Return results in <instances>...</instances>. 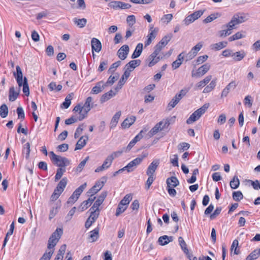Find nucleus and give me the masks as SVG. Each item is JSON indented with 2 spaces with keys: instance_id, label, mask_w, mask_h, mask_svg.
I'll return each mask as SVG.
<instances>
[{
  "instance_id": "1",
  "label": "nucleus",
  "mask_w": 260,
  "mask_h": 260,
  "mask_svg": "<svg viewBox=\"0 0 260 260\" xmlns=\"http://www.w3.org/2000/svg\"><path fill=\"white\" fill-rule=\"evenodd\" d=\"M209 107V104H205L200 108L195 111L187 119L186 123L188 124H191L198 120L203 114H204Z\"/></svg>"
},
{
  "instance_id": "2",
  "label": "nucleus",
  "mask_w": 260,
  "mask_h": 260,
  "mask_svg": "<svg viewBox=\"0 0 260 260\" xmlns=\"http://www.w3.org/2000/svg\"><path fill=\"white\" fill-rule=\"evenodd\" d=\"M62 233V229L60 228H57L52 233L48 242L47 248L50 249V250L54 249L53 248L56 245Z\"/></svg>"
},
{
  "instance_id": "3",
  "label": "nucleus",
  "mask_w": 260,
  "mask_h": 260,
  "mask_svg": "<svg viewBox=\"0 0 260 260\" xmlns=\"http://www.w3.org/2000/svg\"><path fill=\"white\" fill-rule=\"evenodd\" d=\"M50 159L52 162L60 168H63L70 164V161L67 158L57 155L53 151L50 152Z\"/></svg>"
},
{
  "instance_id": "4",
  "label": "nucleus",
  "mask_w": 260,
  "mask_h": 260,
  "mask_svg": "<svg viewBox=\"0 0 260 260\" xmlns=\"http://www.w3.org/2000/svg\"><path fill=\"white\" fill-rule=\"evenodd\" d=\"M188 92V89L184 88L181 89L179 93H177L175 96L171 100L168 105V108L169 110L174 108L176 105L180 102V101L184 96Z\"/></svg>"
},
{
  "instance_id": "5",
  "label": "nucleus",
  "mask_w": 260,
  "mask_h": 260,
  "mask_svg": "<svg viewBox=\"0 0 260 260\" xmlns=\"http://www.w3.org/2000/svg\"><path fill=\"white\" fill-rule=\"evenodd\" d=\"M170 124V123L169 121L167 120L165 121H161L156 123L155 126L149 132L148 134L149 137H152L154 135H156L158 132L164 129L166 126H168Z\"/></svg>"
},
{
  "instance_id": "6",
  "label": "nucleus",
  "mask_w": 260,
  "mask_h": 260,
  "mask_svg": "<svg viewBox=\"0 0 260 260\" xmlns=\"http://www.w3.org/2000/svg\"><path fill=\"white\" fill-rule=\"evenodd\" d=\"M205 10H199L187 16L183 20L186 25H188L193 22L195 20L201 17L204 14Z\"/></svg>"
},
{
  "instance_id": "7",
  "label": "nucleus",
  "mask_w": 260,
  "mask_h": 260,
  "mask_svg": "<svg viewBox=\"0 0 260 260\" xmlns=\"http://www.w3.org/2000/svg\"><path fill=\"white\" fill-rule=\"evenodd\" d=\"M92 98L91 96L88 97L84 103V105L82 106L83 108V116H79L78 119L79 121H81L87 117V113L93 108Z\"/></svg>"
},
{
  "instance_id": "8",
  "label": "nucleus",
  "mask_w": 260,
  "mask_h": 260,
  "mask_svg": "<svg viewBox=\"0 0 260 260\" xmlns=\"http://www.w3.org/2000/svg\"><path fill=\"white\" fill-rule=\"evenodd\" d=\"M108 6L114 10L127 9L131 7V5L128 3H125L120 1H112L109 3Z\"/></svg>"
},
{
  "instance_id": "9",
  "label": "nucleus",
  "mask_w": 260,
  "mask_h": 260,
  "mask_svg": "<svg viewBox=\"0 0 260 260\" xmlns=\"http://www.w3.org/2000/svg\"><path fill=\"white\" fill-rule=\"evenodd\" d=\"M107 195V192H103L94 203L93 206L90 208V210H95L100 212L99 207L103 203Z\"/></svg>"
},
{
  "instance_id": "10",
  "label": "nucleus",
  "mask_w": 260,
  "mask_h": 260,
  "mask_svg": "<svg viewBox=\"0 0 260 260\" xmlns=\"http://www.w3.org/2000/svg\"><path fill=\"white\" fill-rule=\"evenodd\" d=\"M159 165V160L155 159L149 165L146 174L147 176H154V174Z\"/></svg>"
},
{
  "instance_id": "11",
  "label": "nucleus",
  "mask_w": 260,
  "mask_h": 260,
  "mask_svg": "<svg viewBox=\"0 0 260 260\" xmlns=\"http://www.w3.org/2000/svg\"><path fill=\"white\" fill-rule=\"evenodd\" d=\"M16 73L14 72L13 75L18 83L19 86L18 88L20 89V87L22 86H24V78H23V74L20 67L17 66L16 68Z\"/></svg>"
},
{
  "instance_id": "12",
  "label": "nucleus",
  "mask_w": 260,
  "mask_h": 260,
  "mask_svg": "<svg viewBox=\"0 0 260 260\" xmlns=\"http://www.w3.org/2000/svg\"><path fill=\"white\" fill-rule=\"evenodd\" d=\"M248 19L247 16L245 14H236L232 18V22L236 25L245 22Z\"/></svg>"
},
{
  "instance_id": "13",
  "label": "nucleus",
  "mask_w": 260,
  "mask_h": 260,
  "mask_svg": "<svg viewBox=\"0 0 260 260\" xmlns=\"http://www.w3.org/2000/svg\"><path fill=\"white\" fill-rule=\"evenodd\" d=\"M210 69L209 63H205L200 67L196 73H192V77H200L205 75Z\"/></svg>"
},
{
  "instance_id": "14",
  "label": "nucleus",
  "mask_w": 260,
  "mask_h": 260,
  "mask_svg": "<svg viewBox=\"0 0 260 260\" xmlns=\"http://www.w3.org/2000/svg\"><path fill=\"white\" fill-rule=\"evenodd\" d=\"M129 47L127 45H123L117 51V55L121 60L125 59L129 52Z\"/></svg>"
},
{
  "instance_id": "15",
  "label": "nucleus",
  "mask_w": 260,
  "mask_h": 260,
  "mask_svg": "<svg viewBox=\"0 0 260 260\" xmlns=\"http://www.w3.org/2000/svg\"><path fill=\"white\" fill-rule=\"evenodd\" d=\"M141 159L135 158L131 162H129L126 166L124 167L127 172H131L133 171L137 167L141 164Z\"/></svg>"
},
{
  "instance_id": "16",
  "label": "nucleus",
  "mask_w": 260,
  "mask_h": 260,
  "mask_svg": "<svg viewBox=\"0 0 260 260\" xmlns=\"http://www.w3.org/2000/svg\"><path fill=\"white\" fill-rule=\"evenodd\" d=\"M20 93V88L15 89L14 86H12L9 89V100L10 101H15L18 98Z\"/></svg>"
},
{
  "instance_id": "17",
  "label": "nucleus",
  "mask_w": 260,
  "mask_h": 260,
  "mask_svg": "<svg viewBox=\"0 0 260 260\" xmlns=\"http://www.w3.org/2000/svg\"><path fill=\"white\" fill-rule=\"evenodd\" d=\"M95 199V197L91 195L87 200L82 203L78 208L79 210H80V211L82 212L87 209L92 204Z\"/></svg>"
},
{
  "instance_id": "18",
  "label": "nucleus",
  "mask_w": 260,
  "mask_h": 260,
  "mask_svg": "<svg viewBox=\"0 0 260 260\" xmlns=\"http://www.w3.org/2000/svg\"><path fill=\"white\" fill-rule=\"evenodd\" d=\"M105 87H106V84H104L103 81H100L92 88L90 93L97 94L101 92L105 89Z\"/></svg>"
},
{
  "instance_id": "19",
  "label": "nucleus",
  "mask_w": 260,
  "mask_h": 260,
  "mask_svg": "<svg viewBox=\"0 0 260 260\" xmlns=\"http://www.w3.org/2000/svg\"><path fill=\"white\" fill-rule=\"evenodd\" d=\"M158 54L153 52L147 59L148 62V66L151 67L157 63L160 59L159 56H157Z\"/></svg>"
},
{
  "instance_id": "20",
  "label": "nucleus",
  "mask_w": 260,
  "mask_h": 260,
  "mask_svg": "<svg viewBox=\"0 0 260 260\" xmlns=\"http://www.w3.org/2000/svg\"><path fill=\"white\" fill-rule=\"evenodd\" d=\"M92 52L95 51L96 52H99L102 49V44L99 40L96 38H93L91 41Z\"/></svg>"
},
{
  "instance_id": "21",
  "label": "nucleus",
  "mask_w": 260,
  "mask_h": 260,
  "mask_svg": "<svg viewBox=\"0 0 260 260\" xmlns=\"http://www.w3.org/2000/svg\"><path fill=\"white\" fill-rule=\"evenodd\" d=\"M88 139L87 136L81 137L76 144L75 150H80L86 144L87 141Z\"/></svg>"
},
{
  "instance_id": "22",
  "label": "nucleus",
  "mask_w": 260,
  "mask_h": 260,
  "mask_svg": "<svg viewBox=\"0 0 260 260\" xmlns=\"http://www.w3.org/2000/svg\"><path fill=\"white\" fill-rule=\"evenodd\" d=\"M174 240L173 236L164 235L160 236L158 240V243L162 246L168 244L169 242H172Z\"/></svg>"
},
{
  "instance_id": "23",
  "label": "nucleus",
  "mask_w": 260,
  "mask_h": 260,
  "mask_svg": "<svg viewBox=\"0 0 260 260\" xmlns=\"http://www.w3.org/2000/svg\"><path fill=\"white\" fill-rule=\"evenodd\" d=\"M166 183L167 184V187H175L179 185V181L177 177L175 176H172L167 178Z\"/></svg>"
},
{
  "instance_id": "24",
  "label": "nucleus",
  "mask_w": 260,
  "mask_h": 260,
  "mask_svg": "<svg viewBox=\"0 0 260 260\" xmlns=\"http://www.w3.org/2000/svg\"><path fill=\"white\" fill-rule=\"evenodd\" d=\"M99 231L100 228L98 226L90 232L89 239H90V242H93L98 240L99 238Z\"/></svg>"
},
{
  "instance_id": "25",
  "label": "nucleus",
  "mask_w": 260,
  "mask_h": 260,
  "mask_svg": "<svg viewBox=\"0 0 260 260\" xmlns=\"http://www.w3.org/2000/svg\"><path fill=\"white\" fill-rule=\"evenodd\" d=\"M121 111H118L116 112L115 115L112 117L110 123V129L114 128L118 122V120L121 116Z\"/></svg>"
},
{
  "instance_id": "26",
  "label": "nucleus",
  "mask_w": 260,
  "mask_h": 260,
  "mask_svg": "<svg viewBox=\"0 0 260 260\" xmlns=\"http://www.w3.org/2000/svg\"><path fill=\"white\" fill-rule=\"evenodd\" d=\"M136 119V117L134 116L126 118L121 123L122 127L123 128L130 127L134 123Z\"/></svg>"
},
{
  "instance_id": "27",
  "label": "nucleus",
  "mask_w": 260,
  "mask_h": 260,
  "mask_svg": "<svg viewBox=\"0 0 260 260\" xmlns=\"http://www.w3.org/2000/svg\"><path fill=\"white\" fill-rule=\"evenodd\" d=\"M246 56V53L243 50L233 53L232 54L233 59L236 61L241 60Z\"/></svg>"
},
{
  "instance_id": "28",
  "label": "nucleus",
  "mask_w": 260,
  "mask_h": 260,
  "mask_svg": "<svg viewBox=\"0 0 260 260\" xmlns=\"http://www.w3.org/2000/svg\"><path fill=\"white\" fill-rule=\"evenodd\" d=\"M143 46L142 43H139L137 45L135 51L132 55V58L135 59L140 56L143 50Z\"/></svg>"
},
{
  "instance_id": "29",
  "label": "nucleus",
  "mask_w": 260,
  "mask_h": 260,
  "mask_svg": "<svg viewBox=\"0 0 260 260\" xmlns=\"http://www.w3.org/2000/svg\"><path fill=\"white\" fill-rule=\"evenodd\" d=\"M260 256V248L255 249L246 258V260H255Z\"/></svg>"
},
{
  "instance_id": "30",
  "label": "nucleus",
  "mask_w": 260,
  "mask_h": 260,
  "mask_svg": "<svg viewBox=\"0 0 260 260\" xmlns=\"http://www.w3.org/2000/svg\"><path fill=\"white\" fill-rule=\"evenodd\" d=\"M227 45V42H220L217 43L212 44L210 46V48L212 50H219L223 48H225Z\"/></svg>"
},
{
  "instance_id": "31",
  "label": "nucleus",
  "mask_w": 260,
  "mask_h": 260,
  "mask_svg": "<svg viewBox=\"0 0 260 260\" xmlns=\"http://www.w3.org/2000/svg\"><path fill=\"white\" fill-rule=\"evenodd\" d=\"M66 247L67 246H66V244H63L60 246V247L58 251V253L55 258V259H56V260H62V258L63 257V255L66 251Z\"/></svg>"
},
{
  "instance_id": "32",
  "label": "nucleus",
  "mask_w": 260,
  "mask_h": 260,
  "mask_svg": "<svg viewBox=\"0 0 260 260\" xmlns=\"http://www.w3.org/2000/svg\"><path fill=\"white\" fill-rule=\"evenodd\" d=\"M178 242L179 243V245L181 248V249L185 254H186V255H188L189 251L187 247V245L182 237H179L178 238Z\"/></svg>"
},
{
  "instance_id": "33",
  "label": "nucleus",
  "mask_w": 260,
  "mask_h": 260,
  "mask_svg": "<svg viewBox=\"0 0 260 260\" xmlns=\"http://www.w3.org/2000/svg\"><path fill=\"white\" fill-rule=\"evenodd\" d=\"M73 21L74 23L80 28L84 27L87 23V20L85 18L77 19V18H75L73 19Z\"/></svg>"
},
{
  "instance_id": "34",
  "label": "nucleus",
  "mask_w": 260,
  "mask_h": 260,
  "mask_svg": "<svg viewBox=\"0 0 260 260\" xmlns=\"http://www.w3.org/2000/svg\"><path fill=\"white\" fill-rule=\"evenodd\" d=\"M89 212L90 213V216L88 218L92 221V222H94L99 216L100 212L94 210H90V209L89 210Z\"/></svg>"
},
{
  "instance_id": "35",
  "label": "nucleus",
  "mask_w": 260,
  "mask_h": 260,
  "mask_svg": "<svg viewBox=\"0 0 260 260\" xmlns=\"http://www.w3.org/2000/svg\"><path fill=\"white\" fill-rule=\"evenodd\" d=\"M240 184V181L237 176H235L233 179L230 181V185L232 188H237Z\"/></svg>"
},
{
  "instance_id": "36",
  "label": "nucleus",
  "mask_w": 260,
  "mask_h": 260,
  "mask_svg": "<svg viewBox=\"0 0 260 260\" xmlns=\"http://www.w3.org/2000/svg\"><path fill=\"white\" fill-rule=\"evenodd\" d=\"M8 114V108L7 106L4 104L0 107V116L2 118H5Z\"/></svg>"
},
{
  "instance_id": "37",
  "label": "nucleus",
  "mask_w": 260,
  "mask_h": 260,
  "mask_svg": "<svg viewBox=\"0 0 260 260\" xmlns=\"http://www.w3.org/2000/svg\"><path fill=\"white\" fill-rule=\"evenodd\" d=\"M132 199V197L131 194H126L124 197L119 202L120 205L127 206Z\"/></svg>"
},
{
  "instance_id": "38",
  "label": "nucleus",
  "mask_w": 260,
  "mask_h": 260,
  "mask_svg": "<svg viewBox=\"0 0 260 260\" xmlns=\"http://www.w3.org/2000/svg\"><path fill=\"white\" fill-rule=\"evenodd\" d=\"M107 180V177L103 176L102 177L100 180L98 181L95 184V186L96 187L98 188V189L101 190L103 187L105 183L106 182Z\"/></svg>"
},
{
  "instance_id": "39",
  "label": "nucleus",
  "mask_w": 260,
  "mask_h": 260,
  "mask_svg": "<svg viewBox=\"0 0 260 260\" xmlns=\"http://www.w3.org/2000/svg\"><path fill=\"white\" fill-rule=\"evenodd\" d=\"M216 80H213L203 90L204 93H208L212 91L216 86Z\"/></svg>"
},
{
  "instance_id": "40",
  "label": "nucleus",
  "mask_w": 260,
  "mask_h": 260,
  "mask_svg": "<svg viewBox=\"0 0 260 260\" xmlns=\"http://www.w3.org/2000/svg\"><path fill=\"white\" fill-rule=\"evenodd\" d=\"M140 60H132L125 65V68L135 69L136 67L140 66Z\"/></svg>"
},
{
  "instance_id": "41",
  "label": "nucleus",
  "mask_w": 260,
  "mask_h": 260,
  "mask_svg": "<svg viewBox=\"0 0 260 260\" xmlns=\"http://www.w3.org/2000/svg\"><path fill=\"white\" fill-rule=\"evenodd\" d=\"M113 160V157L112 155H109L104 161L102 166H104L105 169L109 168L111 165Z\"/></svg>"
},
{
  "instance_id": "42",
  "label": "nucleus",
  "mask_w": 260,
  "mask_h": 260,
  "mask_svg": "<svg viewBox=\"0 0 260 260\" xmlns=\"http://www.w3.org/2000/svg\"><path fill=\"white\" fill-rule=\"evenodd\" d=\"M87 186V183L85 182L82 185H80L79 187H78L74 191V193L76 196H77L78 198L80 196V194L82 193V192L83 191V190L85 189V188Z\"/></svg>"
},
{
  "instance_id": "43",
  "label": "nucleus",
  "mask_w": 260,
  "mask_h": 260,
  "mask_svg": "<svg viewBox=\"0 0 260 260\" xmlns=\"http://www.w3.org/2000/svg\"><path fill=\"white\" fill-rule=\"evenodd\" d=\"M236 24L234 22H232V20L227 24L222 26V28H226L230 33L232 34V30L236 28Z\"/></svg>"
},
{
  "instance_id": "44",
  "label": "nucleus",
  "mask_w": 260,
  "mask_h": 260,
  "mask_svg": "<svg viewBox=\"0 0 260 260\" xmlns=\"http://www.w3.org/2000/svg\"><path fill=\"white\" fill-rule=\"evenodd\" d=\"M22 90L26 96H27L29 95V89L27 79L25 77H24V86H23Z\"/></svg>"
},
{
  "instance_id": "45",
  "label": "nucleus",
  "mask_w": 260,
  "mask_h": 260,
  "mask_svg": "<svg viewBox=\"0 0 260 260\" xmlns=\"http://www.w3.org/2000/svg\"><path fill=\"white\" fill-rule=\"evenodd\" d=\"M65 172L66 169L64 168H59L57 169L56 174L55 177V181H57V180L60 179Z\"/></svg>"
},
{
  "instance_id": "46",
  "label": "nucleus",
  "mask_w": 260,
  "mask_h": 260,
  "mask_svg": "<svg viewBox=\"0 0 260 260\" xmlns=\"http://www.w3.org/2000/svg\"><path fill=\"white\" fill-rule=\"evenodd\" d=\"M54 249L50 250L49 251H46L43 256L40 258L39 260H50L52 254L54 253Z\"/></svg>"
},
{
  "instance_id": "47",
  "label": "nucleus",
  "mask_w": 260,
  "mask_h": 260,
  "mask_svg": "<svg viewBox=\"0 0 260 260\" xmlns=\"http://www.w3.org/2000/svg\"><path fill=\"white\" fill-rule=\"evenodd\" d=\"M243 198V194L240 191H237L233 192V198L235 201L239 202L242 200Z\"/></svg>"
},
{
  "instance_id": "48",
  "label": "nucleus",
  "mask_w": 260,
  "mask_h": 260,
  "mask_svg": "<svg viewBox=\"0 0 260 260\" xmlns=\"http://www.w3.org/2000/svg\"><path fill=\"white\" fill-rule=\"evenodd\" d=\"M172 37V35L171 34L165 36L163 37L161 40L159 41V43L162 44L163 46H166L169 42L171 40Z\"/></svg>"
},
{
  "instance_id": "49",
  "label": "nucleus",
  "mask_w": 260,
  "mask_h": 260,
  "mask_svg": "<svg viewBox=\"0 0 260 260\" xmlns=\"http://www.w3.org/2000/svg\"><path fill=\"white\" fill-rule=\"evenodd\" d=\"M244 37V35H243L241 32H238L234 34V35L231 36L229 38V41L230 42H232L235 40H237L240 39H241Z\"/></svg>"
},
{
  "instance_id": "50",
  "label": "nucleus",
  "mask_w": 260,
  "mask_h": 260,
  "mask_svg": "<svg viewBox=\"0 0 260 260\" xmlns=\"http://www.w3.org/2000/svg\"><path fill=\"white\" fill-rule=\"evenodd\" d=\"M153 249V244L148 240H146L143 244V249L146 251H149Z\"/></svg>"
},
{
  "instance_id": "51",
  "label": "nucleus",
  "mask_w": 260,
  "mask_h": 260,
  "mask_svg": "<svg viewBox=\"0 0 260 260\" xmlns=\"http://www.w3.org/2000/svg\"><path fill=\"white\" fill-rule=\"evenodd\" d=\"M126 209H127V206L124 207V206L120 205V203H119L118 207L116 209L115 215L116 216H119L121 213L124 212Z\"/></svg>"
},
{
  "instance_id": "52",
  "label": "nucleus",
  "mask_w": 260,
  "mask_h": 260,
  "mask_svg": "<svg viewBox=\"0 0 260 260\" xmlns=\"http://www.w3.org/2000/svg\"><path fill=\"white\" fill-rule=\"evenodd\" d=\"M218 13L216 14H211L209 16H208L206 18L203 20L204 23H208L211 22L213 21L215 19L217 18Z\"/></svg>"
},
{
  "instance_id": "53",
  "label": "nucleus",
  "mask_w": 260,
  "mask_h": 260,
  "mask_svg": "<svg viewBox=\"0 0 260 260\" xmlns=\"http://www.w3.org/2000/svg\"><path fill=\"white\" fill-rule=\"evenodd\" d=\"M121 64V61L118 60L114 63H113L110 68L108 70V72L109 73H113L115 71V70L116 69L117 67H118Z\"/></svg>"
},
{
  "instance_id": "54",
  "label": "nucleus",
  "mask_w": 260,
  "mask_h": 260,
  "mask_svg": "<svg viewBox=\"0 0 260 260\" xmlns=\"http://www.w3.org/2000/svg\"><path fill=\"white\" fill-rule=\"evenodd\" d=\"M126 21L130 27H132L136 23V18L134 15H129L126 18Z\"/></svg>"
},
{
  "instance_id": "55",
  "label": "nucleus",
  "mask_w": 260,
  "mask_h": 260,
  "mask_svg": "<svg viewBox=\"0 0 260 260\" xmlns=\"http://www.w3.org/2000/svg\"><path fill=\"white\" fill-rule=\"evenodd\" d=\"M89 156H87L84 160H83L78 165V166L77 167V169H76V171H78V172H81L82 169H83V168L84 167V166H85L86 165V163L87 162V161H88V160L89 159Z\"/></svg>"
},
{
  "instance_id": "56",
  "label": "nucleus",
  "mask_w": 260,
  "mask_h": 260,
  "mask_svg": "<svg viewBox=\"0 0 260 260\" xmlns=\"http://www.w3.org/2000/svg\"><path fill=\"white\" fill-rule=\"evenodd\" d=\"M147 131V129L143 128L141 132L133 139L134 142L136 143L137 142L139 141L143 137V135L142 134L144 132H146Z\"/></svg>"
},
{
  "instance_id": "57",
  "label": "nucleus",
  "mask_w": 260,
  "mask_h": 260,
  "mask_svg": "<svg viewBox=\"0 0 260 260\" xmlns=\"http://www.w3.org/2000/svg\"><path fill=\"white\" fill-rule=\"evenodd\" d=\"M74 112H79V113L80 114L79 116H83L84 113H83V108L81 104H78L76 105L73 110Z\"/></svg>"
},
{
  "instance_id": "58",
  "label": "nucleus",
  "mask_w": 260,
  "mask_h": 260,
  "mask_svg": "<svg viewBox=\"0 0 260 260\" xmlns=\"http://www.w3.org/2000/svg\"><path fill=\"white\" fill-rule=\"evenodd\" d=\"M148 178L145 184V188L147 190H148L152 184L153 182L155 180V178L152 176H148Z\"/></svg>"
},
{
  "instance_id": "59",
  "label": "nucleus",
  "mask_w": 260,
  "mask_h": 260,
  "mask_svg": "<svg viewBox=\"0 0 260 260\" xmlns=\"http://www.w3.org/2000/svg\"><path fill=\"white\" fill-rule=\"evenodd\" d=\"M118 78V75L110 76L108 79L107 81L105 83L106 84V86L108 84L112 85Z\"/></svg>"
},
{
  "instance_id": "60",
  "label": "nucleus",
  "mask_w": 260,
  "mask_h": 260,
  "mask_svg": "<svg viewBox=\"0 0 260 260\" xmlns=\"http://www.w3.org/2000/svg\"><path fill=\"white\" fill-rule=\"evenodd\" d=\"M112 98V95H110V93H108V92H106L102 95L100 99V102L101 103H103L110 100Z\"/></svg>"
},
{
  "instance_id": "61",
  "label": "nucleus",
  "mask_w": 260,
  "mask_h": 260,
  "mask_svg": "<svg viewBox=\"0 0 260 260\" xmlns=\"http://www.w3.org/2000/svg\"><path fill=\"white\" fill-rule=\"evenodd\" d=\"M69 149V145L66 143L59 145L57 146V151L60 152H66Z\"/></svg>"
},
{
  "instance_id": "62",
  "label": "nucleus",
  "mask_w": 260,
  "mask_h": 260,
  "mask_svg": "<svg viewBox=\"0 0 260 260\" xmlns=\"http://www.w3.org/2000/svg\"><path fill=\"white\" fill-rule=\"evenodd\" d=\"M208 56L207 55H204L198 57L196 60V64H200L203 63L208 59Z\"/></svg>"
},
{
  "instance_id": "63",
  "label": "nucleus",
  "mask_w": 260,
  "mask_h": 260,
  "mask_svg": "<svg viewBox=\"0 0 260 260\" xmlns=\"http://www.w3.org/2000/svg\"><path fill=\"white\" fill-rule=\"evenodd\" d=\"M78 198H79L77 196L73 193L72 196L69 198L67 203L68 204H73L77 201Z\"/></svg>"
},
{
  "instance_id": "64",
  "label": "nucleus",
  "mask_w": 260,
  "mask_h": 260,
  "mask_svg": "<svg viewBox=\"0 0 260 260\" xmlns=\"http://www.w3.org/2000/svg\"><path fill=\"white\" fill-rule=\"evenodd\" d=\"M252 97L248 95L245 96L244 100V104L246 106H248L249 107H251L252 105V102L251 100Z\"/></svg>"
}]
</instances>
